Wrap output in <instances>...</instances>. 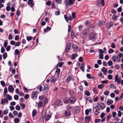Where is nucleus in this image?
Here are the masks:
<instances>
[{"mask_svg": "<svg viewBox=\"0 0 123 123\" xmlns=\"http://www.w3.org/2000/svg\"><path fill=\"white\" fill-rule=\"evenodd\" d=\"M89 40H91L93 41H94L96 38V35L95 33L92 32L89 35Z\"/></svg>", "mask_w": 123, "mask_h": 123, "instance_id": "1", "label": "nucleus"}, {"mask_svg": "<svg viewBox=\"0 0 123 123\" xmlns=\"http://www.w3.org/2000/svg\"><path fill=\"white\" fill-rule=\"evenodd\" d=\"M75 1V0H65L64 2L66 5L69 6L73 4Z\"/></svg>", "mask_w": 123, "mask_h": 123, "instance_id": "2", "label": "nucleus"}, {"mask_svg": "<svg viewBox=\"0 0 123 123\" xmlns=\"http://www.w3.org/2000/svg\"><path fill=\"white\" fill-rule=\"evenodd\" d=\"M74 80V77L72 75H68L67 79H66V82L67 83H68L71 81H73Z\"/></svg>", "mask_w": 123, "mask_h": 123, "instance_id": "3", "label": "nucleus"}, {"mask_svg": "<svg viewBox=\"0 0 123 123\" xmlns=\"http://www.w3.org/2000/svg\"><path fill=\"white\" fill-rule=\"evenodd\" d=\"M38 92V91H35L32 93L31 98L34 99L36 100L37 97Z\"/></svg>", "mask_w": 123, "mask_h": 123, "instance_id": "4", "label": "nucleus"}, {"mask_svg": "<svg viewBox=\"0 0 123 123\" xmlns=\"http://www.w3.org/2000/svg\"><path fill=\"white\" fill-rule=\"evenodd\" d=\"M76 101V99L74 97H71L68 100L69 103L70 104H74Z\"/></svg>", "mask_w": 123, "mask_h": 123, "instance_id": "5", "label": "nucleus"}, {"mask_svg": "<svg viewBox=\"0 0 123 123\" xmlns=\"http://www.w3.org/2000/svg\"><path fill=\"white\" fill-rule=\"evenodd\" d=\"M97 104L100 107L102 110H103L105 107V106L104 103L100 102H98Z\"/></svg>", "mask_w": 123, "mask_h": 123, "instance_id": "6", "label": "nucleus"}, {"mask_svg": "<svg viewBox=\"0 0 123 123\" xmlns=\"http://www.w3.org/2000/svg\"><path fill=\"white\" fill-rule=\"evenodd\" d=\"M97 108H98V107L97 106H95L93 108V111L94 113L97 115L100 113V112L98 111Z\"/></svg>", "mask_w": 123, "mask_h": 123, "instance_id": "7", "label": "nucleus"}, {"mask_svg": "<svg viewBox=\"0 0 123 123\" xmlns=\"http://www.w3.org/2000/svg\"><path fill=\"white\" fill-rule=\"evenodd\" d=\"M49 89V86L48 85H46L44 86L43 89V93H46L48 91Z\"/></svg>", "mask_w": 123, "mask_h": 123, "instance_id": "8", "label": "nucleus"}, {"mask_svg": "<svg viewBox=\"0 0 123 123\" xmlns=\"http://www.w3.org/2000/svg\"><path fill=\"white\" fill-rule=\"evenodd\" d=\"M71 47V44L70 43H68L67 44V46L66 48L65 51L67 52H68L70 50Z\"/></svg>", "mask_w": 123, "mask_h": 123, "instance_id": "9", "label": "nucleus"}, {"mask_svg": "<svg viewBox=\"0 0 123 123\" xmlns=\"http://www.w3.org/2000/svg\"><path fill=\"white\" fill-rule=\"evenodd\" d=\"M64 17L65 19L67 22L69 20L70 21L72 20V19H73L71 16H70L68 17L67 16V15H64Z\"/></svg>", "mask_w": 123, "mask_h": 123, "instance_id": "10", "label": "nucleus"}, {"mask_svg": "<svg viewBox=\"0 0 123 123\" xmlns=\"http://www.w3.org/2000/svg\"><path fill=\"white\" fill-rule=\"evenodd\" d=\"M123 57V54L122 53H120L119 55H117V61L119 62L120 61V58Z\"/></svg>", "mask_w": 123, "mask_h": 123, "instance_id": "11", "label": "nucleus"}, {"mask_svg": "<svg viewBox=\"0 0 123 123\" xmlns=\"http://www.w3.org/2000/svg\"><path fill=\"white\" fill-rule=\"evenodd\" d=\"M33 0H28V4L29 5H30V6L32 7H33L34 5V3H33Z\"/></svg>", "mask_w": 123, "mask_h": 123, "instance_id": "12", "label": "nucleus"}, {"mask_svg": "<svg viewBox=\"0 0 123 123\" xmlns=\"http://www.w3.org/2000/svg\"><path fill=\"white\" fill-rule=\"evenodd\" d=\"M8 102V99L6 98H3L1 99V103L3 105L5 104V103H7Z\"/></svg>", "mask_w": 123, "mask_h": 123, "instance_id": "13", "label": "nucleus"}, {"mask_svg": "<svg viewBox=\"0 0 123 123\" xmlns=\"http://www.w3.org/2000/svg\"><path fill=\"white\" fill-rule=\"evenodd\" d=\"M56 80L57 79L54 76H52L50 79V81L52 83L55 82Z\"/></svg>", "mask_w": 123, "mask_h": 123, "instance_id": "14", "label": "nucleus"}, {"mask_svg": "<svg viewBox=\"0 0 123 123\" xmlns=\"http://www.w3.org/2000/svg\"><path fill=\"white\" fill-rule=\"evenodd\" d=\"M71 112L67 110L65 111L64 114L65 116L67 117L69 116Z\"/></svg>", "mask_w": 123, "mask_h": 123, "instance_id": "15", "label": "nucleus"}, {"mask_svg": "<svg viewBox=\"0 0 123 123\" xmlns=\"http://www.w3.org/2000/svg\"><path fill=\"white\" fill-rule=\"evenodd\" d=\"M58 65H57L56 66V70L55 71L56 73H57V74H56V75L58 77L59 76V74L60 73V68H58Z\"/></svg>", "mask_w": 123, "mask_h": 123, "instance_id": "16", "label": "nucleus"}, {"mask_svg": "<svg viewBox=\"0 0 123 123\" xmlns=\"http://www.w3.org/2000/svg\"><path fill=\"white\" fill-rule=\"evenodd\" d=\"M8 90L9 92H11L14 91V88L12 86L10 85L8 87Z\"/></svg>", "mask_w": 123, "mask_h": 123, "instance_id": "17", "label": "nucleus"}, {"mask_svg": "<svg viewBox=\"0 0 123 123\" xmlns=\"http://www.w3.org/2000/svg\"><path fill=\"white\" fill-rule=\"evenodd\" d=\"M72 47L76 51H78V46L75 44H73L72 45Z\"/></svg>", "mask_w": 123, "mask_h": 123, "instance_id": "18", "label": "nucleus"}, {"mask_svg": "<svg viewBox=\"0 0 123 123\" xmlns=\"http://www.w3.org/2000/svg\"><path fill=\"white\" fill-rule=\"evenodd\" d=\"M101 71L103 73V74L105 75L107 72V69L105 67H103L101 69Z\"/></svg>", "mask_w": 123, "mask_h": 123, "instance_id": "19", "label": "nucleus"}, {"mask_svg": "<svg viewBox=\"0 0 123 123\" xmlns=\"http://www.w3.org/2000/svg\"><path fill=\"white\" fill-rule=\"evenodd\" d=\"M78 56V55L77 53H74L71 55V59H72L74 60L75 58V57H77Z\"/></svg>", "mask_w": 123, "mask_h": 123, "instance_id": "20", "label": "nucleus"}, {"mask_svg": "<svg viewBox=\"0 0 123 123\" xmlns=\"http://www.w3.org/2000/svg\"><path fill=\"white\" fill-rule=\"evenodd\" d=\"M61 100L60 99H58L56 100L55 102V104L56 105H59L61 104Z\"/></svg>", "mask_w": 123, "mask_h": 123, "instance_id": "21", "label": "nucleus"}, {"mask_svg": "<svg viewBox=\"0 0 123 123\" xmlns=\"http://www.w3.org/2000/svg\"><path fill=\"white\" fill-rule=\"evenodd\" d=\"M117 55L116 56V55L113 56L112 57V59L114 62H115L117 61Z\"/></svg>", "mask_w": 123, "mask_h": 123, "instance_id": "22", "label": "nucleus"}, {"mask_svg": "<svg viewBox=\"0 0 123 123\" xmlns=\"http://www.w3.org/2000/svg\"><path fill=\"white\" fill-rule=\"evenodd\" d=\"M107 104L108 105L112 104L113 102V101L111 99H108L106 102Z\"/></svg>", "mask_w": 123, "mask_h": 123, "instance_id": "23", "label": "nucleus"}, {"mask_svg": "<svg viewBox=\"0 0 123 123\" xmlns=\"http://www.w3.org/2000/svg\"><path fill=\"white\" fill-rule=\"evenodd\" d=\"M105 22L102 20H99L98 22V25H103L105 24Z\"/></svg>", "mask_w": 123, "mask_h": 123, "instance_id": "24", "label": "nucleus"}, {"mask_svg": "<svg viewBox=\"0 0 123 123\" xmlns=\"http://www.w3.org/2000/svg\"><path fill=\"white\" fill-rule=\"evenodd\" d=\"M113 25V23L112 22L110 21L108 25L107 29L108 30L110 29V27H111Z\"/></svg>", "mask_w": 123, "mask_h": 123, "instance_id": "25", "label": "nucleus"}, {"mask_svg": "<svg viewBox=\"0 0 123 123\" xmlns=\"http://www.w3.org/2000/svg\"><path fill=\"white\" fill-rule=\"evenodd\" d=\"M37 112L35 110H34L32 112V116L33 117H35L36 115Z\"/></svg>", "mask_w": 123, "mask_h": 123, "instance_id": "26", "label": "nucleus"}, {"mask_svg": "<svg viewBox=\"0 0 123 123\" xmlns=\"http://www.w3.org/2000/svg\"><path fill=\"white\" fill-rule=\"evenodd\" d=\"M118 18V16L116 14L113 15L112 17V18L114 21H116L117 20V18Z\"/></svg>", "mask_w": 123, "mask_h": 123, "instance_id": "27", "label": "nucleus"}, {"mask_svg": "<svg viewBox=\"0 0 123 123\" xmlns=\"http://www.w3.org/2000/svg\"><path fill=\"white\" fill-rule=\"evenodd\" d=\"M51 115H50L48 114L47 116L46 117L45 119L47 121L49 120V118L51 117Z\"/></svg>", "mask_w": 123, "mask_h": 123, "instance_id": "28", "label": "nucleus"}, {"mask_svg": "<svg viewBox=\"0 0 123 123\" xmlns=\"http://www.w3.org/2000/svg\"><path fill=\"white\" fill-rule=\"evenodd\" d=\"M85 94L87 96H89L90 95V92L88 91H85Z\"/></svg>", "mask_w": 123, "mask_h": 123, "instance_id": "29", "label": "nucleus"}, {"mask_svg": "<svg viewBox=\"0 0 123 123\" xmlns=\"http://www.w3.org/2000/svg\"><path fill=\"white\" fill-rule=\"evenodd\" d=\"M90 117L88 116H86L85 117V120L87 122H88L89 120Z\"/></svg>", "mask_w": 123, "mask_h": 123, "instance_id": "30", "label": "nucleus"}, {"mask_svg": "<svg viewBox=\"0 0 123 123\" xmlns=\"http://www.w3.org/2000/svg\"><path fill=\"white\" fill-rule=\"evenodd\" d=\"M112 117L111 115L110 114H109L106 117V119L107 121H108Z\"/></svg>", "mask_w": 123, "mask_h": 123, "instance_id": "31", "label": "nucleus"}, {"mask_svg": "<svg viewBox=\"0 0 123 123\" xmlns=\"http://www.w3.org/2000/svg\"><path fill=\"white\" fill-rule=\"evenodd\" d=\"M43 103L41 101L39 102L38 105V108H40L42 105Z\"/></svg>", "mask_w": 123, "mask_h": 123, "instance_id": "32", "label": "nucleus"}, {"mask_svg": "<svg viewBox=\"0 0 123 123\" xmlns=\"http://www.w3.org/2000/svg\"><path fill=\"white\" fill-rule=\"evenodd\" d=\"M12 35V33H10L9 34L8 37V39L9 40H11L13 39Z\"/></svg>", "mask_w": 123, "mask_h": 123, "instance_id": "33", "label": "nucleus"}, {"mask_svg": "<svg viewBox=\"0 0 123 123\" xmlns=\"http://www.w3.org/2000/svg\"><path fill=\"white\" fill-rule=\"evenodd\" d=\"M73 108V107L69 105H68L66 106V108L68 109H71Z\"/></svg>", "mask_w": 123, "mask_h": 123, "instance_id": "34", "label": "nucleus"}, {"mask_svg": "<svg viewBox=\"0 0 123 123\" xmlns=\"http://www.w3.org/2000/svg\"><path fill=\"white\" fill-rule=\"evenodd\" d=\"M104 85L103 84H99V85L98 86V87L100 89H101L103 87Z\"/></svg>", "mask_w": 123, "mask_h": 123, "instance_id": "35", "label": "nucleus"}, {"mask_svg": "<svg viewBox=\"0 0 123 123\" xmlns=\"http://www.w3.org/2000/svg\"><path fill=\"white\" fill-rule=\"evenodd\" d=\"M94 23H93L92 24L90 25V28L92 29V30H93L94 28V26L93 25Z\"/></svg>", "mask_w": 123, "mask_h": 123, "instance_id": "36", "label": "nucleus"}, {"mask_svg": "<svg viewBox=\"0 0 123 123\" xmlns=\"http://www.w3.org/2000/svg\"><path fill=\"white\" fill-rule=\"evenodd\" d=\"M7 54L6 53H4L3 54V58L5 59L7 57Z\"/></svg>", "mask_w": 123, "mask_h": 123, "instance_id": "37", "label": "nucleus"}, {"mask_svg": "<svg viewBox=\"0 0 123 123\" xmlns=\"http://www.w3.org/2000/svg\"><path fill=\"white\" fill-rule=\"evenodd\" d=\"M64 63L63 62H61L60 63H59L57 65L58 66L60 67H61L63 64Z\"/></svg>", "mask_w": 123, "mask_h": 123, "instance_id": "38", "label": "nucleus"}, {"mask_svg": "<svg viewBox=\"0 0 123 123\" xmlns=\"http://www.w3.org/2000/svg\"><path fill=\"white\" fill-rule=\"evenodd\" d=\"M19 119L17 118H16L14 119V122L16 123H18L19 121Z\"/></svg>", "mask_w": 123, "mask_h": 123, "instance_id": "39", "label": "nucleus"}, {"mask_svg": "<svg viewBox=\"0 0 123 123\" xmlns=\"http://www.w3.org/2000/svg\"><path fill=\"white\" fill-rule=\"evenodd\" d=\"M107 64L109 66H111L112 64V61H110L108 62Z\"/></svg>", "mask_w": 123, "mask_h": 123, "instance_id": "40", "label": "nucleus"}, {"mask_svg": "<svg viewBox=\"0 0 123 123\" xmlns=\"http://www.w3.org/2000/svg\"><path fill=\"white\" fill-rule=\"evenodd\" d=\"M15 43L16 44H15V46H19L21 44V42H16Z\"/></svg>", "mask_w": 123, "mask_h": 123, "instance_id": "41", "label": "nucleus"}, {"mask_svg": "<svg viewBox=\"0 0 123 123\" xmlns=\"http://www.w3.org/2000/svg\"><path fill=\"white\" fill-rule=\"evenodd\" d=\"M87 77L89 79H92L91 75L90 74H87L86 75Z\"/></svg>", "mask_w": 123, "mask_h": 123, "instance_id": "42", "label": "nucleus"}, {"mask_svg": "<svg viewBox=\"0 0 123 123\" xmlns=\"http://www.w3.org/2000/svg\"><path fill=\"white\" fill-rule=\"evenodd\" d=\"M118 75H116L115 77V81L117 82V80H118Z\"/></svg>", "mask_w": 123, "mask_h": 123, "instance_id": "43", "label": "nucleus"}, {"mask_svg": "<svg viewBox=\"0 0 123 123\" xmlns=\"http://www.w3.org/2000/svg\"><path fill=\"white\" fill-rule=\"evenodd\" d=\"M33 37L31 36L27 37V40L28 41H29L32 39Z\"/></svg>", "mask_w": 123, "mask_h": 123, "instance_id": "44", "label": "nucleus"}, {"mask_svg": "<svg viewBox=\"0 0 123 123\" xmlns=\"http://www.w3.org/2000/svg\"><path fill=\"white\" fill-rule=\"evenodd\" d=\"M45 113L43 114V113H42L41 115V117L43 119L45 115Z\"/></svg>", "mask_w": 123, "mask_h": 123, "instance_id": "45", "label": "nucleus"}, {"mask_svg": "<svg viewBox=\"0 0 123 123\" xmlns=\"http://www.w3.org/2000/svg\"><path fill=\"white\" fill-rule=\"evenodd\" d=\"M101 1V4L102 6H104L105 4L104 0H100Z\"/></svg>", "mask_w": 123, "mask_h": 123, "instance_id": "46", "label": "nucleus"}, {"mask_svg": "<svg viewBox=\"0 0 123 123\" xmlns=\"http://www.w3.org/2000/svg\"><path fill=\"white\" fill-rule=\"evenodd\" d=\"M15 42L13 40H12L10 42V43L12 45H15Z\"/></svg>", "mask_w": 123, "mask_h": 123, "instance_id": "47", "label": "nucleus"}, {"mask_svg": "<svg viewBox=\"0 0 123 123\" xmlns=\"http://www.w3.org/2000/svg\"><path fill=\"white\" fill-rule=\"evenodd\" d=\"M112 117H116L117 115V113L116 112H113L112 114Z\"/></svg>", "mask_w": 123, "mask_h": 123, "instance_id": "48", "label": "nucleus"}, {"mask_svg": "<svg viewBox=\"0 0 123 123\" xmlns=\"http://www.w3.org/2000/svg\"><path fill=\"white\" fill-rule=\"evenodd\" d=\"M18 96L17 95H15L14 96V98L15 99L17 100L18 98Z\"/></svg>", "mask_w": 123, "mask_h": 123, "instance_id": "49", "label": "nucleus"}, {"mask_svg": "<svg viewBox=\"0 0 123 123\" xmlns=\"http://www.w3.org/2000/svg\"><path fill=\"white\" fill-rule=\"evenodd\" d=\"M114 51V50L111 49H110L108 51V53L109 54H111Z\"/></svg>", "mask_w": 123, "mask_h": 123, "instance_id": "50", "label": "nucleus"}, {"mask_svg": "<svg viewBox=\"0 0 123 123\" xmlns=\"http://www.w3.org/2000/svg\"><path fill=\"white\" fill-rule=\"evenodd\" d=\"M15 52L16 55H17L19 53V51L18 49H16L15 50Z\"/></svg>", "mask_w": 123, "mask_h": 123, "instance_id": "51", "label": "nucleus"}, {"mask_svg": "<svg viewBox=\"0 0 123 123\" xmlns=\"http://www.w3.org/2000/svg\"><path fill=\"white\" fill-rule=\"evenodd\" d=\"M5 50L4 47H3L1 48V52L2 53H3L5 51Z\"/></svg>", "mask_w": 123, "mask_h": 123, "instance_id": "52", "label": "nucleus"}, {"mask_svg": "<svg viewBox=\"0 0 123 123\" xmlns=\"http://www.w3.org/2000/svg\"><path fill=\"white\" fill-rule=\"evenodd\" d=\"M11 68H10V71H11L12 72V73H13V74H14L15 73V70L14 69H13L12 70L11 69Z\"/></svg>", "mask_w": 123, "mask_h": 123, "instance_id": "53", "label": "nucleus"}, {"mask_svg": "<svg viewBox=\"0 0 123 123\" xmlns=\"http://www.w3.org/2000/svg\"><path fill=\"white\" fill-rule=\"evenodd\" d=\"M1 84L3 86H5V83L3 81H2L0 82Z\"/></svg>", "mask_w": 123, "mask_h": 123, "instance_id": "54", "label": "nucleus"}, {"mask_svg": "<svg viewBox=\"0 0 123 123\" xmlns=\"http://www.w3.org/2000/svg\"><path fill=\"white\" fill-rule=\"evenodd\" d=\"M16 109L17 110L19 111L20 109V106L18 105H17L16 106Z\"/></svg>", "mask_w": 123, "mask_h": 123, "instance_id": "55", "label": "nucleus"}, {"mask_svg": "<svg viewBox=\"0 0 123 123\" xmlns=\"http://www.w3.org/2000/svg\"><path fill=\"white\" fill-rule=\"evenodd\" d=\"M11 47L10 46H7L6 48V50L7 51H9L10 50Z\"/></svg>", "mask_w": 123, "mask_h": 123, "instance_id": "56", "label": "nucleus"}, {"mask_svg": "<svg viewBox=\"0 0 123 123\" xmlns=\"http://www.w3.org/2000/svg\"><path fill=\"white\" fill-rule=\"evenodd\" d=\"M78 61L80 62H82L83 61V59L82 57H80L78 59Z\"/></svg>", "mask_w": 123, "mask_h": 123, "instance_id": "57", "label": "nucleus"}, {"mask_svg": "<svg viewBox=\"0 0 123 123\" xmlns=\"http://www.w3.org/2000/svg\"><path fill=\"white\" fill-rule=\"evenodd\" d=\"M111 46L113 48H115V45L114 43H112L111 44Z\"/></svg>", "mask_w": 123, "mask_h": 123, "instance_id": "58", "label": "nucleus"}, {"mask_svg": "<svg viewBox=\"0 0 123 123\" xmlns=\"http://www.w3.org/2000/svg\"><path fill=\"white\" fill-rule=\"evenodd\" d=\"M6 97L9 100H11L12 98L11 96L8 95H7Z\"/></svg>", "mask_w": 123, "mask_h": 123, "instance_id": "59", "label": "nucleus"}, {"mask_svg": "<svg viewBox=\"0 0 123 123\" xmlns=\"http://www.w3.org/2000/svg\"><path fill=\"white\" fill-rule=\"evenodd\" d=\"M118 116L119 117H121L122 115V113L121 111H118Z\"/></svg>", "mask_w": 123, "mask_h": 123, "instance_id": "60", "label": "nucleus"}, {"mask_svg": "<svg viewBox=\"0 0 123 123\" xmlns=\"http://www.w3.org/2000/svg\"><path fill=\"white\" fill-rule=\"evenodd\" d=\"M109 91H106L104 92V94L105 95H107L109 94Z\"/></svg>", "mask_w": 123, "mask_h": 123, "instance_id": "61", "label": "nucleus"}, {"mask_svg": "<svg viewBox=\"0 0 123 123\" xmlns=\"http://www.w3.org/2000/svg\"><path fill=\"white\" fill-rule=\"evenodd\" d=\"M108 78L109 80H111L112 79V75L110 74H109L108 76Z\"/></svg>", "mask_w": 123, "mask_h": 123, "instance_id": "62", "label": "nucleus"}, {"mask_svg": "<svg viewBox=\"0 0 123 123\" xmlns=\"http://www.w3.org/2000/svg\"><path fill=\"white\" fill-rule=\"evenodd\" d=\"M51 3V2L49 0H48L46 2V4L48 6H49L50 5Z\"/></svg>", "mask_w": 123, "mask_h": 123, "instance_id": "63", "label": "nucleus"}, {"mask_svg": "<svg viewBox=\"0 0 123 123\" xmlns=\"http://www.w3.org/2000/svg\"><path fill=\"white\" fill-rule=\"evenodd\" d=\"M105 115L104 113L102 112L100 115V117L101 118H103L105 116Z\"/></svg>", "mask_w": 123, "mask_h": 123, "instance_id": "64", "label": "nucleus"}]
</instances>
